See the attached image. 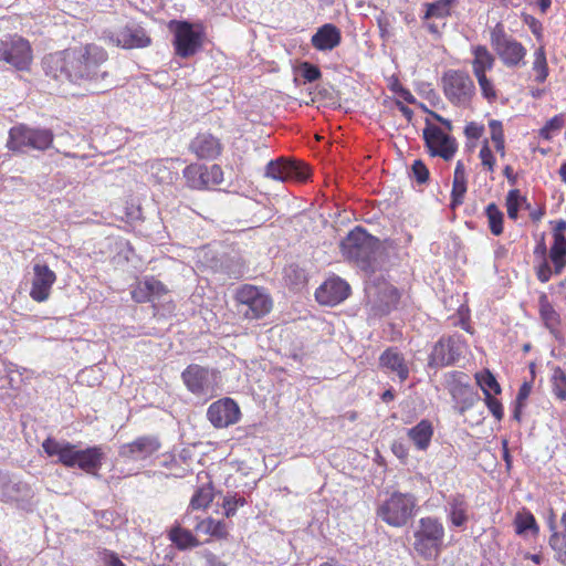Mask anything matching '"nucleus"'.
Segmentation results:
<instances>
[{
    "label": "nucleus",
    "instance_id": "obj_1",
    "mask_svg": "<svg viewBox=\"0 0 566 566\" xmlns=\"http://www.w3.org/2000/svg\"><path fill=\"white\" fill-rule=\"evenodd\" d=\"M107 52L96 45L87 44L80 49H67L45 56L42 61L48 76L56 81H69L78 85H92L105 91L113 85L106 70Z\"/></svg>",
    "mask_w": 566,
    "mask_h": 566
},
{
    "label": "nucleus",
    "instance_id": "obj_2",
    "mask_svg": "<svg viewBox=\"0 0 566 566\" xmlns=\"http://www.w3.org/2000/svg\"><path fill=\"white\" fill-rule=\"evenodd\" d=\"M42 448L49 457H57V462L62 465L70 469L77 468L93 476H98V471L106 457L101 446L78 449L77 446L69 441L51 437L42 442Z\"/></svg>",
    "mask_w": 566,
    "mask_h": 566
},
{
    "label": "nucleus",
    "instance_id": "obj_3",
    "mask_svg": "<svg viewBox=\"0 0 566 566\" xmlns=\"http://www.w3.org/2000/svg\"><path fill=\"white\" fill-rule=\"evenodd\" d=\"M345 258L353 261L365 272H375L380 254V241L357 227L340 243Z\"/></svg>",
    "mask_w": 566,
    "mask_h": 566
},
{
    "label": "nucleus",
    "instance_id": "obj_4",
    "mask_svg": "<svg viewBox=\"0 0 566 566\" xmlns=\"http://www.w3.org/2000/svg\"><path fill=\"white\" fill-rule=\"evenodd\" d=\"M417 507L413 494L396 491L378 503L376 516L391 527L401 528L415 517Z\"/></svg>",
    "mask_w": 566,
    "mask_h": 566
},
{
    "label": "nucleus",
    "instance_id": "obj_5",
    "mask_svg": "<svg viewBox=\"0 0 566 566\" xmlns=\"http://www.w3.org/2000/svg\"><path fill=\"white\" fill-rule=\"evenodd\" d=\"M413 537L415 551L424 559H434L440 555L443 546V524L436 517H421L418 521Z\"/></svg>",
    "mask_w": 566,
    "mask_h": 566
},
{
    "label": "nucleus",
    "instance_id": "obj_6",
    "mask_svg": "<svg viewBox=\"0 0 566 566\" xmlns=\"http://www.w3.org/2000/svg\"><path fill=\"white\" fill-rule=\"evenodd\" d=\"M53 139L54 135L51 129L20 124L9 130L7 147L19 154H27L30 150L44 151L51 148Z\"/></svg>",
    "mask_w": 566,
    "mask_h": 566
},
{
    "label": "nucleus",
    "instance_id": "obj_7",
    "mask_svg": "<svg viewBox=\"0 0 566 566\" xmlns=\"http://www.w3.org/2000/svg\"><path fill=\"white\" fill-rule=\"evenodd\" d=\"M181 380L189 392L198 398L208 400L217 396L221 375L214 368L190 364L181 373Z\"/></svg>",
    "mask_w": 566,
    "mask_h": 566
},
{
    "label": "nucleus",
    "instance_id": "obj_8",
    "mask_svg": "<svg viewBox=\"0 0 566 566\" xmlns=\"http://www.w3.org/2000/svg\"><path fill=\"white\" fill-rule=\"evenodd\" d=\"M447 99L459 107H468L475 95V85L471 76L461 70H448L442 78Z\"/></svg>",
    "mask_w": 566,
    "mask_h": 566
},
{
    "label": "nucleus",
    "instance_id": "obj_9",
    "mask_svg": "<svg viewBox=\"0 0 566 566\" xmlns=\"http://www.w3.org/2000/svg\"><path fill=\"white\" fill-rule=\"evenodd\" d=\"M238 312L248 319H259L270 313L272 298L264 289L245 284L237 291Z\"/></svg>",
    "mask_w": 566,
    "mask_h": 566
},
{
    "label": "nucleus",
    "instance_id": "obj_10",
    "mask_svg": "<svg viewBox=\"0 0 566 566\" xmlns=\"http://www.w3.org/2000/svg\"><path fill=\"white\" fill-rule=\"evenodd\" d=\"M491 45L506 67L525 65L526 49L513 36L505 33L502 24H496L491 31Z\"/></svg>",
    "mask_w": 566,
    "mask_h": 566
},
{
    "label": "nucleus",
    "instance_id": "obj_11",
    "mask_svg": "<svg viewBox=\"0 0 566 566\" xmlns=\"http://www.w3.org/2000/svg\"><path fill=\"white\" fill-rule=\"evenodd\" d=\"M171 27H174V46L177 55L187 59L201 49L203 31L200 25L188 21H172Z\"/></svg>",
    "mask_w": 566,
    "mask_h": 566
},
{
    "label": "nucleus",
    "instance_id": "obj_12",
    "mask_svg": "<svg viewBox=\"0 0 566 566\" xmlns=\"http://www.w3.org/2000/svg\"><path fill=\"white\" fill-rule=\"evenodd\" d=\"M464 343L460 335L442 336L432 347L428 366L441 368L453 365L462 355Z\"/></svg>",
    "mask_w": 566,
    "mask_h": 566
},
{
    "label": "nucleus",
    "instance_id": "obj_13",
    "mask_svg": "<svg viewBox=\"0 0 566 566\" xmlns=\"http://www.w3.org/2000/svg\"><path fill=\"white\" fill-rule=\"evenodd\" d=\"M422 135L431 156L450 160L457 153L455 138L446 134L440 127L428 123Z\"/></svg>",
    "mask_w": 566,
    "mask_h": 566
},
{
    "label": "nucleus",
    "instance_id": "obj_14",
    "mask_svg": "<svg viewBox=\"0 0 566 566\" xmlns=\"http://www.w3.org/2000/svg\"><path fill=\"white\" fill-rule=\"evenodd\" d=\"M184 177L190 188L202 190L220 185L223 181V171L219 165L191 164L185 168Z\"/></svg>",
    "mask_w": 566,
    "mask_h": 566
},
{
    "label": "nucleus",
    "instance_id": "obj_15",
    "mask_svg": "<svg viewBox=\"0 0 566 566\" xmlns=\"http://www.w3.org/2000/svg\"><path fill=\"white\" fill-rule=\"evenodd\" d=\"M32 60L31 48L21 36H12L1 41L0 61H4L18 70H25Z\"/></svg>",
    "mask_w": 566,
    "mask_h": 566
},
{
    "label": "nucleus",
    "instance_id": "obj_16",
    "mask_svg": "<svg viewBox=\"0 0 566 566\" xmlns=\"http://www.w3.org/2000/svg\"><path fill=\"white\" fill-rule=\"evenodd\" d=\"M265 176L281 181H305L310 177V169L302 161L277 158L266 165Z\"/></svg>",
    "mask_w": 566,
    "mask_h": 566
},
{
    "label": "nucleus",
    "instance_id": "obj_17",
    "mask_svg": "<svg viewBox=\"0 0 566 566\" xmlns=\"http://www.w3.org/2000/svg\"><path fill=\"white\" fill-rule=\"evenodd\" d=\"M103 36L123 49L146 48L150 44V38L145 29L136 23L127 24L116 32L104 31Z\"/></svg>",
    "mask_w": 566,
    "mask_h": 566
},
{
    "label": "nucleus",
    "instance_id": "obj_18",
    "mask_svg": "<svg viewBox=\"0 0 566 566\" xmlns=\"http://www.w3.org/2000/svg\"><path fill=\"white\" fill-rule=\"evenodd\" d=\"M158 438L154 436H142L129 443L119 447L118 455L127 462L146 460L160 449Z\"/></svg>",
    "mask_w": 566,
    "mask_h": 566
},
{
    "label": "nucleus",
    "instance_id": "obj_19",
    "mask_svg": "<svg viewBox=\"0 0 566 566\" xmlns=\"http://www.w3.org/2000/svg\"><path fill=\"white\" fill-rule=\"evenodd\" d=\"M240 408L231 398H223L210 405L207 411L209 421L216 428H227L240 419Z\"/></svg>",
    "mask_w": 566,
    "mask_h": 566
},
{
    "label": "nucleus",
    "instance_id": "obj_20",
    "mask_svg": "<svg viewBox=\"0 0 566 566\" xmlns=\"http://www.w3.org/2000/svg\"><path fill=\"white\" fill-rule=\"evenodd\" d=\"M350 287L346 281L336 276L326 280L315 292V297L323 305L334 306L346 300Z\"/></svg>",
    "mask_w": 566,
    "mask_h": 566
},
{
    "label": "nucleus",
    "instance_id": "obj_21",
    "mask_svg": "<svg viewBox=\"0 0 566 566\" xmlns=\"http://www.w3.org/2000/svg\"><path fill=\"white\" fill-rule=\"evenodd\" d=\"M33 281L30 296L36 302H44L49 298L52 285L56 280L55 273L46 264H35L33 266Z\"/></svg>",
    "mask_w": 566,
    "mask_h": 566
},
{
    "label": "nucleus",
    "instance_id": "obj_22",
    "mask_svg": "<svg viewBox=\"0 0 566 566\" xmlns=\"http://www.w3.org/2000/svg\"><path fill=\"white\" fill-rule=\"evenodd\" d=\"M379 366L387 373L395 374L400 382L409 377L408 364L397 347H389L379 356Z\"/></svg>",
    "mask_w": 566,
    "mask_h": 566
},
{
    "label": "nucleus",
    "instance_id": "obj_23",
    "mask_svg": "<svg viewBox=\"0 0 566 566\" xmlns=\"http://www.w3.org/2000/svg\"><path fill=\"white\" fill-rule=\"evenodd\" d=\"M449 392L454 402V409L459 415H464L467 410L480 400L478 391L470 385L462 384L461 381H454L450 386Z\"/></svg>",
    "mask_w": 566,
    "mask_h": 566
},
{
    "label": "nucleus",
    "instance_id": "obj_24",
    "mask_svg": "<svg viewBox=\"0 0 566 566\" xmlns=\"http://www.w3.org/2000/svg\"><path fill=\"white\" fill-rule=\"evenodd\" d=\"M190 149L201 159H214L221 154L222 146L213 135L201 133L192 139Z\"/></svg>",
    "mask_w": 566,
    "mask_h": 566
},
{
    "label": "nucleus",
    "instance_id": "obj_25",
    "mask_svg": "<svg viewBox=\"0 0 566 566\" xmlns=\"http://www.w3.org/2000/svg\"><path fill=\"white\" fill-rule=\"evenodd\" d=\"M165 293V285L155 277H146L138 282L130 292L133 300L137 303L154 302L155 298Z\"/></svg>",
    "mask_w": 566,
    "mask_h": 566
},
{
    "label": "nucleus",
    "instance_id": "obj_26",
    "mask_svg": "<svg viewBox=\"0 0 566 566\" xmlns=\"http://www.w3.org/2000/svg\"><path fill=\"white\" fill-rule=\"evenodd\" d=\"M342 40L340 31L332 23H326L317 29L312 36V45L318 51H332L339 45Z\"/></svg>",
    "mask_w": 566,
    "mask_h": 566
},
{
    "label": "nucleus",
    "instance_id": "obj_27",
    "mask_svg": "<svg viewBox=\"0 0 566 566\" xmlns=\"http://www.w3.org/2000/svg\"><path fill=\"white\" fill-rule=\"evenodd\" d=\"M407 436L418 450L426 451L433 436V426L430 420L422 419L415 427L408 429Z\"/></svg>",
    "mask_w": 566,
    "mask_h": 566
},
{
    "label": "nucleus",
    "instance_id": "obj_28",
    "mask_svg": "<svg viewBox=\"0 0 566 566\" xmlns=\"http://www.w3.org/2000/svg\"><path fill=\"white\" fill-rule=\"evenodd\" d=\"M562 531H556L552 524L551 530L553 531L548 539L549 547L555 552V559L566 565V511L560 517Z\"/></svg>",
    "mask_w": 566,
    "mask_h": 566
},
{
    "label": "nucleus",
    "instance_id": "obj_29",
    "mask_svg": "<svg viewBox=\"0 0 566 566\" xmlns=\"http://www.w3.org/2000/svg\"><path fill=\"white\" fill-rule=\"evenodd\" d=\"M448 515L453 526L463 527L468 522V503L464 496L455 494L448 500Z\"/></svg>",
    "mask_w": 566,
    "mask_h": 566
},
{
    "label": "nucleus",
    "instance_id": "obj_30",
    "mask_svg": "<svg viewBox=\"0 0 566 566\" xmlns=\"http://www.w3.org/2000/svg\"><path fill=\"white\" fill-rule=\"evenodd\" d=\"M472 69L473 74H485L491 71L495 64L494 55L484 45H476L472 48Z\"/></svg>",
    "mask_w": 566,
    "mask_h": 566
},
{
    "label": "nucleus",
    "instance_id": "obj_31",
    "mask_svg": "<svg viewBox=\"0 0 566 566\" xmlns=\"http://www.w3.org/2000/svg\"><path fill=\"white\" fill-rule=\"evenodd\" d=\"M168 536L180 551L193 548L200 545L199 539L192 534V532L181 525H175L171 527Z\"/></svg>",
    "mask_w": 566,
    "mask_h": 566
},
{
    "label": "nucleus",
    "instance_id": "obj_32",
    "mask_svg": "<svg viewBox=\"0 0 566 566\" xmlns=\"http://www.w3.org/2000/svg\"><path fill=\"white\" fill-rule=\"evenodd\" d=\"M549 259L554 264V272L559 274L566 265V238L562 233H554V243L551 247Z\"/></svg>",
    "mask_w": 566,
    "mask_h": 566
},
{
    "label": "nucleus",
    "instance_id": "obj_33",
    "mask_svg": "<svg viewBox=\"0 0 566 566\" xmlns=\"http://www.w3.org/2000/svg\"><path fill=\"white\" fill-rule=\"evenodd\" d=\"M538 308H539V315H541L542 321L544 322V325L549 331H552V332L555 331L560 323V317H559V314L557 313V311L554 308V306L549 302L547 295L544 293L541 294L538 297Z\"/></svg>",
    "mask_w": 566,
    "mask_h": 566
},
{
    "label": "nucleus",
    "instance_id": "obj_34",
    "mask_svg": "<svg viewBox=\"0 0 566 566\" xmlns=\"http://www.w3.org/2000/svg\"><path fill=\"white\" fill-rule=\"evenodd\" d=\"M32 490L28 483L24 482H9L2 485V497L7 502L23 501L30 497Z\"/></svg>",
    "mask_w": 566,
    "mask_h": 566
},
{
    "label": "nucleus",
    "instance_id": "obj_35",
    "mask_svg": "<svg viewBox=\"0 0 566 566\" xmlns=\"http://www.w3.org/2000/svg\"><path fill=\"white\" fill-rule=\"evenodd\" d=\"M458 0H437L431 3H426L424 20L431 18L444 19L451 15V8Z\"/></svg>",
    "mask_w": 566,
    "mask_h": 566
},
{
    "label": "nucleus",
    "instance_id": "obj_36",
    "mask_svg": "<svg viewBox=\"0 0 566 566\" xmlns=\"http://www.w3.org/2000/svg\"><path fill=\"white\" fill-rule=\"evenodd\" d=\"M485 214L492 234L500 235L503 232V212L492 202L486 206Z\"/></svg>",
    "mask_w": 566,
    "mask_h": 566
},
{
    "label": "nucleus",
    "instance_id": "obj_37",
    "mask_svg": "<svg viewBox=\"0 0 566 566\" xmlns=\"http://www.w3.org/2000/svg\"><path fill=\"white\" fill-rule=\"evenodd\" d=\"M213 500V492L210 485L199 488L192 495L189 509L202 510L210 505Z\"/></svg>",
    "mask_w": 566,
    "mask_h": 566
},
{
    "label": "nucleus",
    "instance_id": "obj_38",
    "mask_svg": "<svg viewBox=\"0 0 566 566\" xmlns=\"http://www.w3.org/2000/svg\"><path fill=\"white\" fill-rule=\"evenodd\" d=\"M515 531L518 535L525 534L527 531H532L535 534L538 533V525L534 515L531 512L517 513L515 516Z\"/></svg>",
    "mask_w": 566,
    "mask_h": 566
},
{
    "label": "nucleus",
    "instance_id": "obj_39",
    "mask_svg": "<svg viewBox=\"0 0 566 566\" xmlns=\"http://www.w3.org/2000/svg\"><path fill=\"white\" fill-rule=\"evenodd\" d=\"M551 381L555 397L560 401L566 400V373L560 367H555Z\"/></svg>",
    "mask_w": 566,
    "mask_h": 566
},
{
    "label": "nucleus",
    "instance_id": "obj_40",
    "mask_svg": "<svg viewBox=\"0 0 566 566\" xmlns=\"http://www.w3.org/2000/svg\"><path fill=\"white\" fill-rule=\"evenodd\" d=\"M476 382L481 387L484 396L488 394L494 392L495 395L501 392V386L499 385L495 377L491 374L490 370H484L480 374L475 375Z\"/></svg>",
    "mask_w": 566,
    "mask_h": 566
},
{
    "label": "nucleus",
    "instance_id": "obj_41",
    "mask_svg": "<svg viewBox=\"0 0 566 566\" xmlns=\"http://www.w3.org/2000/svg\"><path fill=\"white\" fill-rule=\"evenodd\" d=\"M198 527L199 533L210 534L217 537H224L228 534L226 524L223 522L216 521L210 517L201 520L200 526Z\"/></svg>",
    "mask_w": 566,
    "mask_h": 566
},
{
    "label": "nucleus",
    "instance_id": "obj_42",
    "mask_svg": "<svg viewBox=\"0 0 566 566\" xmlns=\"http://www.w3.org/2000/svg\"><path fill=\"white\" fill-rule=\"evenodd\" d=\"M474 76L478 81L483 98H485L489 103L495 102L497 99V91L493 81L486 76V73Z\"/></svg>",
    "mask_w": 566,
    "mask_h": 566
},
{
    "label": "nucleus",
    "instance_id": "obj_43",
    "mask_svg": "<svg viewBox=\"0 0 566 566\" xmlns=\"http://www.w3.org/2000/svg\"><path fill=\"white\" fill-rule=\"evenodd\" d=\"M491 129V139L494 143L495 149L502 157L505 156V142L502 123L496 119H492L489 123Z\"/></svg>",
    "mask_w": 566,
    "mask_h": 566
},
{
    "label": "nucleus",
    "instance_id": "obj_44",
    "mask_svg": "<svg viewBox=\"0 0 566 566\" xmlns=\"http://www.w3.org/2000/svg\"><path fill=\"white\" fill-rule=\"evenodd\" d=\"M533 69L536 71V82L543 83L545 82L548 75V67L546 62V55L543 49H538L535 52V61L533 63Z\"/></svg>",
    "mask_w": 566,
    "mask_h": 566
},
{
    "label": "nucleus",
    "instance_id": "obj_45",
    "mask_svg": "<svg viewBox=\"0 0 566 566\" xmlns=\"http://www.w3.org/2000/svg\"><path fill=\"white\" fill-rule=\"evenodd\" d=\"M465 192L467 180L453 179L450 203L452 209H455L458 206L462 205Z\"/></svg>",
    "mask_w": 566,
    "mask_h": 566
},
{
    "label": "nucleus",
    "instance_id": "obj_46",
    "mask_svg": "<svg viewBox=\"0 0 566 566\" xmlns=\"http://www.w3.org/2000/svg\"><path fill=\"white\" fill-rule=\"evenodd\" d=\"M564 125V119L562 116H554L551 118L545 126L541 129L539 136L546 140L553 138V136L560 130Z\"/></svg>",
    "mask_w": 566,
    "mask_h": 566
},
{
    "label": "nucleus",
    "instance_id": "obj_47",
    "mask_svg": "<svg viewBox=\"0 0 566 566\" xmlns=\"http://www.w3.org/2000/svg\"><path fill=\"white\" fill-rule=\"evenodd\" d=\"M245 499L238 494L224 496L223 509L226 511V515L228 517L233 516L237 512V509L245 505Z\"/></svg>",
    "mask_w": 566,
    "mask_h": 566
},
{
    "label": "nucleus",
    "instance_id": "obj_48",
    "mask_svg": "<svg viewBox=\"0 0 566 566\" xmlns=\"http://www.w3.org/2000/svg\"><path fill=\"white\" fill-rule=\"evenodd\" d=\"M520 193L518 190H511L506 198L507 216L510 219H517L520 209Z\"/></svg>",
    "mask_w": 566,
    "mask_h": 566
},
{
    "label": "nucleus",
    "instance_id": "obj_49",
    "mask_svg": "<svg viewBox=\"0 0 566 566\" xmlns=\"http://www.w3.org/2000/svg\"><path fill=\"white\" fill-rule=\"evenodd\" d=\"M300 74L306 82L310 83L317 81L322 75L319 69L308 62H303L300 65Z\"/></svg>",
    "mask_w": 566,
    "mask_h": 566
},
{
    "label": "nucleus",
    "instance_id": "obj_50",
    "mask_svg": "<svg viewBox=\"0 0 566 566\" xmlns=\"http://www.w3.org/2000/svg\"><path fill=\"white\" fill-rule=\"evenodd\" d=\"M193 511L195 510L188 509L186 514L180 518L179 522H177L176 525H181L182 527H185L187 530L192 528V530L199 532L198 526H200V522L202 518H200L199 515L193 514Z\"/></svg>",
    "mask_w": 566,
    "mask_h": 566
},
{
    "label": "nucleus",
    "instance_id": "obj_51",
    "mask_svg": "<svg viewBox=\"0 0 566 566\" xmlns=\"http://www.w3.org/2000/svg\"><path fill=\"white\" fill-rule=\"evenodd\" d=\"M411 171H412L413 178L417 180L418 184L422 185L428 181L429 170L422 160H420V159L415 160L411 166Z\"/></svg>",
    "mask_w": 566,
    "mask_h": 566
},
{
    "label": "nucleus",
    "instance_id": "obj_52",
    "mask_svg": "<svg viewBox=\"0 0 566 566\" xmlns=\"http://www.w3.org/2000/svg\"><path fill=\"white\" fill-rule=\"evenodd\" d=\"M485 403L490 410V412L494 416L496 420H502L504 416L503 406L496 398L492 397L491 394L485 396Z\"/></svg>",
    "mask_w": 566,
    "mask_h": 566
},
{
    "label": "nucleus",
    "instance_id": "obj_53",
    "mask_svg": "<svg viewBox=\"0 0 566 566\" xmlns=\"http://www.w3.org/2000/svg\"><path fill=\"white\" fill-rule=\"evenodd\" d=\"M479 157L482 161V165L485 168H488L489 171L494 170L495 159L491 148L488 145V142H485L484 145L481 147Z\"/></svg>",
    "mask_w": 566,
    "mask_h": 566
},
{
    "label": "nucleus",
    "instance_id": "obj_54",
    "mask_svg": "<svg viewBox=\"0 0 566 566\" xmlns=\"http://www.w3.org/2000/svg\"><path fill=\"white\" fill-rule=\"evenodd\" d=\"M552 273L553 271L547 259H544L536 268L537 279L543 283L547 282L551 279Z\"/></svg>",
    "mask_w": 566,
    "mask_h": 566
},
{
    "label": "nucleus",
    "instance_id": "obj_55",
    "mask_svg": "<svg viewBox=\"0 0 566 566\" xmlns=\"http://www.w3.org/2000/svg\"><path fill=\"white\" fill-rule=\"evenodd\" d=\"M483 132V125H480L475 122H470L464 128V134L470 139H479L482 136Z\"/></svg>",
    "mask_w": 566,
    "mask_h": 566
},
{
    "label": "nucleus",
    "instance_id": "obj_56",
    "mask_svg": "<svg viewBox=\"0 0 566 566\" xmlns=\"http://www.w3.org/2000/svg\"><path fill=\"white\" fill-rule=\"evenodd\" d=\"M178 459L185 463L187 465V468H182L180 472H176L175 475L177 476H185L188 472L191 471V469L189 468L190 464H189V460H191V452L189 449H182L179 454H178Z\"/></svg>",
    "mask_w": 566,
    "mask_h": 566
},
{
    "label": "nucleus",
    "instance_id": "obj_57",
    "mask_svg": "<svg viewBox=\"0 0 566 566\" xmlns=\"http://www.w3.org/2000/svg\"><path fill=\"white\" fill-rule=\"evenodd\" d=\"M102 555L103 562L106 566H125V564L119 559L118 555L114 552L104 549Z\"/></svg>",
    "mask_w": 566,
    "mask_h": 566
},
{
    "label": "nucleus",
    "instance_id": "obj_58",
    "mask_svg": "<svg viewBox=\"0 0 566 566\" xmlns=\"http://www.w3.org/2000/svg\"><path fill=\"white\" fill-rule=\"evenodd\" d=\"M531 391H532V385L530 382H524L520 389H518V392H517V396H516V402L518 405H525V401L526 399L530 397L531 395Z\"/></svg>",
    "mask_w": 566,
    "mask_h": 566
},
{
    "label": "nucleus",
    "instance_id": "obj_59",
    "mask_svg": "<svg viewBox=\"0 0 566 566\" xmlns=\"http://www.w3.org/2000/svg\"><path fill=\"white\" fill-rule=\"evenodd\" d=\"M206 566H228L217 555L211 552L205 553Z\"/></svg>",
    "mask_w": 566,
    "mask_h": 566
},
{
    "label": "nucleus",
    "instance_id": "obj_60",
    "mask_svg": "<svg viewBox=\"0 0 566 566\" xmlns=\"http://www.w3.org/2000/svg\"><path fill=\"white\" fill-rule=\"evenodd\" d=\"M453 179L467 180L465 167L460 160L455 165Z\"/></svg>",
    "mask_w": 566,
    "mask_h": 566
},
{
    "label": "nucleus",
    "instance_id": "obj_61",
    "mask_svg": "<svg viewBox=\"0 0 566 566\" xmlns=\"http://www.w3.org/2000/svg\"><path fill=\"white\" fill-rule=\"evenodd\" d=\"M392 452L400 459H403L407 457L408 452L405 448V446L401 442H395L391 447Z\"/></svg>",
    "mask_w": 566,
    "mask_h": 566
},
{
    "label": "nucleus",
    "instance_id": "obj_62",
    "mask_svg": "<svg viewBox=\"0 0 566 566\" xmlns=\"http://www.w3.org/2000/svg\"><path fill=\"white\" fill-rule=\"evenodd\" d=\"M534 254L538 258L542 259V261L544 259H546V245L544 243V241H541L534 249Z\"/></svg>",
    "mask_w": 566,
    "mask_h": 566
},
{
    "label": "nucleus",
    "instance_id": "obj_63",
    "mask_svg": "<svg viewBox=\"0 0 566 566\" xmlns=\"http://www.w3.org/2000/svg\"><path fill=\"white\" fill-rule=\"evenodd\" d=\"M432 116L434 119L440 122L448 130H452V124L449 119L443 118L442 116H440L437 113H432Z\"/></svg>",
    "mask_w": 566,
    "mask_h": 566
},
{
    "label": "nucleus",
    "instance_id": "obj_64",
    "mask_svg": "<svg viewBox=\"0 0 566 566\" xmlns=\"http://www.w3.org/2000/svg\"><path fill=\"white\" fill-rule=\"evenodd\" d=\"M556 293L566 300V279L558 284Z\"/></svg>",
    "mask_w": 566,
    "mask_h": 566
}]
</instances>
